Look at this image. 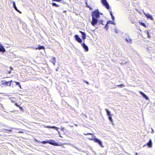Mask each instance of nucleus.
<instances>
[{"instance_id": "nucleus-30", "label": "nucleus", "mask_w": 155, "mask_h": 155, "mask_svg": "<svg viewBox=\"0 0 155 155\" xmlns=\"http://www.w3.org/2000/svg\"><path fill=\"white\" fill-rule=\"evenodd\" d=\"M9 83V86H10L11 85V83L12 82V81L11 80L10 81H8Z\"/></svg>"}, {"instance_id": "nucleus-9", "label": "nucleus", "mask_w": 155, "mask_h": 155, "mask_svg": "<svg viewBox=\"0 0 155 155\" xmlns=\"http://www.w3.org/2000/svg\"><path fill=\"white\" fill-rule=\"evenodd\" d=\"M146 145H147L148 147H150L152 146V141L151 140H150L149 142L146 144L144 145L143 146V147H144Z\"/></svg>"}, {"instance_id": "nucleus-35", "label": "nucleus", "mask_w": 155, "mask_h": 155, "mask_svg": "<svg viewBox=\"0 0 155 155\" xmlns=\"http://www.w3.org/2000/svg\"><path fill=\"white\" fill-rule=\"evenodd\" d=\"M128 40H129V41L130 42H131V41H132V40L130 38H129L128 39Z\"/></svg>"}, {"instance_id": "nucleus-8", "label": "nucleus", "mask_w": 155, "mask_h": 155, "mask_svg": "<svg viewBox=\"0 0 155 155\" xmlns=\"http://www.w3.org/2000/svg\"><path fill=\"white\" fill-rule=\"evenodd\" d=\"M82 46L85 50V51H88V46L85 44V43H83L81 44Z\"/></svg>"}, {"instance_id": "nucleus-4", "label": "nucleus", "mask_w": 155, "mask_h": 155, "mask_svg": "<svg viewBox=\"0 0 155 155\" xmlns=\"http://www.w3.org/2000/svg\"><path fill=\"white\" fill-rule=\"evenodd\" d=\"M48 143L54 146H58L59 145L58 143L55 142V140H49Z\"/></svg>"}, {"instance_id": "nucleus-15", "label": "nucleus", "mask_w": 155, "mask_h": 155, "mask_svg": "<svg viewBox=\"0 0 155 155\" xmlns=\"http://www.w3.org/2000/svg\"><path fill=\"white\" fill-rule=\"evenodd\" d=\"M5 51V48L1 45L0 48V51L4 53Z\"/></svg>"}, {"instance_id": "nucleus-19", "label": "nucleus", "mask_w": 155, "mask_h": 155, "mask_svg": "<svg viewBox=\"0 0 155 155\" xmlns=\"http://www.w3.org/2000/svg\"><path fill=\"white\" fill-rule=\"evenodd\" d=\"M139 23L141 25L143 26L145 28L146 27V25L144 23L141 22H139Z\"/></svg>"}, {"instance_id": "nucleus-37", "label": "nucleus", "mask_w": 155, "mask_h": 155, "mask_svg": "<svg viewBox=\"0 0 155 155\" xmlns=\"http://www.w3.org/2000/svg\"><path fill=\"white\" fill-rule=\"evenodd\" d=\"M126 41H127V42H129V40H128V39H126Z\"/></svg>"}, {"instance_id": "nucleus-1", "label": "nucleus", "mask_w": 155, "mask_h": 155, "mask_svg": "<svg viewBox=\"0 0 155 155\" xmlns=\"http://www.w3.org/2000/svg\"><path fill=\"white\" fill-rule=\"evenodd\" d=\"M91 15L92 20L91 22V24L93 26H94L97 23V22H99L100 24H102L103 25H104L102 23L103 22V21H98L97 18H99L100 17V12L98 9H97L94 12H92Z\"/></svg>"}, {"instance_id": "nucleus-41", "label": "nucleus", "mask_w": 155, "mask_h": 155, "mask_svg": "<svg viewBox=\"0 0 155 155\" xmlns=\"http://www.w3.org/2000/svg\"><path fill=\"white\" fill-rule=\"evenodd\" d=\"M10 69H11V70H12L13 69L12 68V67H10Z\"/></svg>"}, {"instance_id": "nucleus-31", "label": "nucleus", "mask_w": 155, "mask_h": 155, "mask_svg": "<svg viewBox=\"0 0 155 155\" xmlns=\"http://www.w3.org/2000/svg\"><path fill=\"white\" fill-rule=\"evenodd\" d=\"M84 134V135H92V134H91V133H87V134Z\"/></svg>"}, {"instance_id": "nucleus-38", "label": "nucleus", "mask_w": 155, "mask_h": 155, "mask_svg": "<svg viewBox=\"0 0 155 155\" xmlns=\"http://www.w3.org/2000/svg\"><path fill=\"white\" fill-rule=\"evenodd\" d=\"M8 73L9 74H10L11 73V71H9L8 72Z\"/></svg>"}, {"instance_id": "nucleus-40", "label": "nucleus", "mask_w": 155, "mask_h": 155, "mask_svg": "<svg viewBox=\"0 0 155 155\" xmlns=\"http://www.w3.org/2000/svg\"><path fill=\"white\" fill-rule=\"evenodd\" d=\"M151 129L152 130V132H153V129H152V128H151Z\"/></svg>"}, {"instance_id": "nucleus-22", "label": "nucleus", "mask_w": 155, "mask_h": 155, "mask_svg": "<svg viewBox=\"0 0 155 155\" xmlns=\"http://www.w3.org/2000/svg\"><path fill=\"white\" fill-rule=\"evenodd\" d=\"M38 49L39 50H40L41 49H43L44 48V47L43 46H40L38 48H36V49Z\"/></svg>"}, {"instance_id": "nucleus-23", "label": "nucleus", "mask_w": 155, "mask_h": 155, "mask_svg": "<svg viewBox=\"0 0 155 155\" xmlns=\"http://www.w3.org/2000/svg\"><path fill=\"white\" fill-rule=\"evenodd\" d=\"M52 5H53V6H55L56 7H58L59 6L58 5H57L55 3H52Z\"/></svg>"}, {"instance_id": "nucleus-3", "label": "nucleus", "mask_w": 155, "mask_h": 155, "mask_svg": "<svg viewBox=\"0 0 155 155\" xmlns=\"http://www.w3.org/2000/svg\"><path fill=\"white\" fill-rule=\"evenodd\" d=\"M48 127L49 128H52L54 129L55 130H57L58 132L59 133H60V131H63L64 129V128H57L56 127H55V126H54V127Z\"/></svg>"}, {"instance_id": "nucleus-16", "label": "nucleus", "mask_w": 155, "mask_h": 155, "mask_svg": "<svg viewBox=\"0 0 155 155\" xmlns=\"http://www.w3.org/2000/svg\"><path fill=\"white\" fill-rule=\"evenodd\" d=\"M52 59L53 60H54V61H53L52 60V61H51V62L53 63L54 66H55V62H56V60H55L56 58L54 57H53Z\"/></svg>"}, {"instance_id": "nucleus-39", "label": "nucleus", "mask_w": 155, "mask_h": 155, "mask_svg": "<svg viewBox=\"0 0 155 155\" xmlns=\"http://www.w3.org/2000/svg\"><path fill=\"white\" fill-rule=\"evenodd\" d=\"M52 60L53 61H54V60H53L52 59H52H51V61H52Z\"/></svg>"}, {"instance_id": "nucleus-42", "label": "nucleus", "mask_w": 155, "mask_h": 155, "mask_svg": "<svg viewBox=\"0 0 155 155\" xmlns=\"http://www.w3.org/2000/svg\"><path fill=\"white\" fill-rule=\"evenodd\" d=\"M90 9H91V10H92V9H91V8H90Z\"/></svg>"}, {"instance_id": "nucleus-14", "label": "nucleus", "mask_w": 155, "mask_h": 155, "mask_svg": "<svg viewBox=\"0 0 155 155\" xmlns=\"http://www.w3.org/2000/svg\"><path fill=\"white\" fill-rule=\"evenodd\" d=\"M110 9V8L108 9H109V11L110 12V15L111 16V18H112V20H114V17L112 14V12L111 9L110 8V9Z\"/></svg>"}, {"instance_id": "nucleus-33", "label": "nucleus", "mask_w": 155, "mask_h": 155, "mask_svg": "<svg viewBox=\"0 0 155 155\" xmlns=\"http://www.w3.org/2000/svg\"><path fill=\"white\" fill-rule=\"evenodd\" d=\"M61 1L60 0H53V1H57V2L59 1Z\"/></svg>"}, {"instance_id": "nucleus-27", "label": "nucleus", "mask_w": 155, "mask_h": 155, "mask_svg": "<svg viewBox=\"0 0 155 155\" xmlns=\"http://www.w3.org/2000/svg\"><path fill=\"white\" fill-rule=\"evenodd\" d=\"M146 32H146V34L147 35L148 37L149 38H150V35H149V32L148 31H147Z\"/></svg>"}, {"instance_id": "nucleus-17", "label": "nucleus", "mask_w": 155, "mask_h": 155, "mask_svg": "<svg viewBox=\"0 0 155 155\" xmlns=\"http://www.w3.org/2000/svg\"><path fill=\"white\" fill-rule=\"evenodd\" d=\"M105 110L107 113V115H108L109 116H110V111H109L108 109H105Z\"/></svg>"}, {"instance_id": "nucleus-12", "label": "nucleus", "mask_w": 155, "mask_h": 155, "mask_svg": "<svg viewBox=\"0 0 155 155\" xmlns=\"http://www.w3.org/2000/svg\"><path fill=\"white\" fill-rule=\"evenodd\" d=\"M80 32L82 34V38L83 39H85L86 38V34L84 32H82V31H80Z\"/></svg>"}, {"instance_id": "nucleus-6", "label": "nucleus", "mask_w": 155, "mask_h": 155, "mask_svg": "<svg viewBox=\"0 0 155 155\" xmlns=\"http://www.w3.org/2000/svg\"><path fill=\"white\" fill-rule=\"evenodd\" d=\"M143 14L145 15L148 18L150 19L151 20H153V18L152 15H150L149 14L146 13L145 12H143Z\"/></svg>"}, {"instance_id": "nucleus-28", "label": "nucleus", "mask_w": 155, "mask_h": 155, "mask_svg": "<svg viewBox=\"0 0 155 155\" xmlns=\"http://www.w3.org/2000/svg\"><path fill=\"white\" fill-rule=\"evenodd\" d=\"M114 31L116 33H118V30L117 29H116V28L115 29H114Z\"/></svg>"}, {"instance_id": "nucleus-24", "label": "nucleus", "mask_w": 155, "mask_h": 155, "mask_svg": "<svg viewBox=\"0 0 155 155\" xmlns=\"http://www.w3.org/2000/svg\"><path fill=\"white\" fill-rule=\"evenodd\" d=\"M109 120L111 122H112L113 120L111 116H109L108 117Z\"/></svg>"}, {"instance_id": "nucleus-11", "label": "nucleus", "mask_w": 155, "mask_h": 155, "mask_svg": "<svg viewBox=\"0 0 155 155\" xmlns=\"http://www.w3.org/2000/svg\"><path fill=\"white\" fill-rule=\"evenodd\" d=\"M12 2L13 8H14L15 10L17 12H19L20 13H21V12H20L18 9H17V7L16 6L15 4V2L13 1H12Z\"/></svg>"}, {"instance_id": "nucleus-10", "label": "nucleus", "mask_w": 155, "mask_h": 155, "mask_svg": "<svg viewBox=\"0 0 155 155\" xmlns=\"http://www.w3.org/2000/svg\"><path fill=\"white\" fill-rule=\"evenodd\" d=\"M139 93L146 99L148 100L149 99L148 97L142 91H139Z\"/></svg>"}, {"instance_id": "nucleus-18", "label": "nucleus", "mask_w": 155, "mask_h": 155, "mask_svg": "<svg viewBox=\"0 0 155 155\" xmlns=\"http://www.w3.org/2000/svg\"><path fill=\"white\" fill-rule=\"evenodd\" d=\"M95 138L96 137L94 136H92L91 137L88 138V139L91 140H93L94 141V140Z\"/></svg>"}, {"instance_id": "nucleus-7", "label": "nucleus", "mask_w": 155, "mask_h": 155, "mask_svg": "<svg viewBox=\"0 0 155 155\" xmlns=\"http://www.w3.org/2000/svg\"><path fill=\"white\" fill-rule=\"evenodd\" d=\"M76 40L79 43H81L82 42V40L79 37L78 35H76L74 36Z\"/></svg>"}, {"instance_id": "nucleus-5", "label": "nucleus", "mask_w": 155, "mask_h": 155, "mask_svg": "<svg viewBox=\"0 0 155 155\" xmlns=\"http://www.w3.org/2000/svg\"><path fill=\"white\" fill-rule=\"evenodd\" d=\"M94 141L95 142L97 143L101 147H104L102 141L96 138L95 139H94Z\"/></svg>"}, {"instance_id": "nucleus-13", "label": "nucleus", "mask_w": 155, "mask_h": 155, "mask_svg": "<svg viewBox=\"0 0 155 155\" xmlns=\"http://www.w3.org/2000/svg\"><path fill=\"white\" fill-rule=\"evenodd\" d=\"M1 83L2 84H5L6 86H8L9 84V82H7L5 81H1Z\"/></svg>"}, {"instance_id": "nucleus-2", "label": "nucleus", "mask_w": 155, "mask_h": 155, "mask_svg": "<svg viewBox=\"0 0 155 155\" xmlns=\"http://www.w3.org/2000/svg\"><path fill=\"white\" fill-rule=\"evenodd\" d=\"M101 3L105 6L107 9H109L110 8L109 4L107 1V0H101Z\"/></svg>"}, {"instance_id": "nucleus-25", "label": "nucleus", "mask_w": 155, "mask_h": 155, "mask_svg": "<svg viewBox=\"0 0 155 155\" xmlns=\"http://www.w3.org/2000/svg\"><path fill=\"white\" fill-rule=\"evenodd\" d=\"M15 83L17 85H18V86L20 88H21V85H20L19 83L18 82H15Z\"/></svg>"}, {"instance_id": "nucleus-20", "label": "nucleus", "mask_w": 155, "mask_h": 155, "mask_svg": "<svg viewBox=\"0 0 155 155\" xmlns=\"http://www.w3.org/2000/svg\"><path fill=\"white\" fill-rule=\"evenodd\" d=\"M111 23L113 24H114V22L112 21H107V24H109Z\"/></svg>"}, {"instance_id": "nucleus-43", "label": "nucleus", "mask_w": 155, "mask_h": 155, "mask_svg": "<svg viewBox=\"0 0 155 155\" xmlns=\"http://www.w3.org/2000/svg\"><path fill=\"white\" fill-rule=\"evenodd\" d=\"M135 155H137V154L136 153Z\"/></svg>"}, {"instance_id": "nucleus-36", "label": "nucleus", "mask_w": 155, "mask_h": 155, "mask_svg": "<svg viewBox=\"0 0 155 155\" xmlns=\"http://www.w3.org/2000/svg\"><path fill=\"white\" fill-rule=\"evenodd\" d=\"M6 131L7 132L8 131H11V130H6Z\"/></svg>"}, {"instance_id": "nucleus-29", "label": "nucleus", "mask_w": 155, "mask_h": 155, "mask_svg": "<svg viewBox=\"0 0 155 155\" xmlns=\"http://www.w3.org/2000/svg\"><path fill=\"white\" fill-rule=\"evenodd\" d=\"M118 87H124V86L123 84H121L120 85H118L117 86Z\"/></svg>"}, {"instance_id": "nucleus-21", "label": "nucleus", "mask_w": 155, "mask_h": 155, "mask_svg": "<svg viewBox=\"0 0 155 155\" xmlns=\"http://www.w3.org/2000/svg\"><path fill=\"white\" fill-rule=\"evenodd\" d=\"M39 142L41 143H42L45 144H46L47 143H48V140H47V141H43L42 142Z\"/></svg>"}, {"instance_id": "nucleus-34", "label": "nucleus", "mask_w": 155, "mask_h": 155, "mask_svg": "<svg viewBox=\"0 0 155 155\" xmlns=\"http://www.w3.org/2000/svg\"><path fill=\"white\" fill-rule=\"evenodd\" d=\"M15 105L16 106H17V107H18V105L17 104L15 103Z\"/></svg>"}, {"instance_id": "nucleus-32", "label": "nucleus", "mask_w": 155, "mask_h": 155, "mask_svg": "<svg viewBox=\"0 0 155 155\" xmlns=\"http://www.w3.org/2000/svg\"><path fill=\"white\" fill-rule=\"evenodd\" d=\"M84 81L87 84H89V83L87 81Z\"/></svg>"}, {"instance_id": "nucleus-26", "label": "nucleus", "mask_w": 155, "mask_h": 155, "mask_svg": "<svg viewBox=\"0 0 155 155\" xmlns=\"http://www.w3.org/2000/svg\"><path fill=\"white\" fill-rule=\"evenodd\" d=\"M108 25L107 24H107L105 25L104 26V28L106 29L107 30L108 28Z\"/></svg>"}]
</instances>
